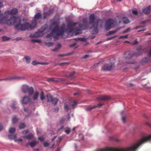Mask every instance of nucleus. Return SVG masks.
<instances>
[{
	"mask_svg": "<svg viewBox=\"0 0 151 151\" xmlns=\"http://www.w3.org/2000/svg\"><path fill=\"white\" fill-rule=\"evenodd\" d=\"M147 55L149 58H151V46L150 47L149 49L147 51Z\"/></svg>",
	"mask_w": 151,
	"mask_h": 151,
	"instance_id": "obj_31",
	"label": "nucleus"
},
{
	"mask_svg": "<svg viewBox=\"0 0 151 151\" xmlns=\"http://www.w3.org/2000/svg\"><path fill=\"white\" fill-rule=\"evenodd\" d=\"M138 42L137 41V40L136 39L134 40V42H133L132 44L133 45H137L138 43Z\"/></svg>",
	"mask_w": 151,
	"mask_h": 151,
	"instance_id": "obj_44",
	"label": "nucleus"
},
{
	"mask_svg": "<svg viewBox=\"0 0 151 151\" xmlns=\"http://www.w3.org/2000/svg\"><path fill=\"white\" fill-rule=\"evenodd\" d=\"M77 104V102L75 101L73 102V103L72 104V106L73 107H74L76 106Z\"/></svg>",
	"mask_w": 151,
	"mask_h": 151,
	"instance_id": "obj_52",
	"label": "nucleus"
},
{
	"mask_svg": "<svg viewBox=\"0 0 151 151\" xmlns=\"http://www.w3.org/2000/svg\"><path fill=\"white\" fill-rule=\"evenodd\" d=\"M83 23L85 24H87V19L86 18H83Z\"/></svg>",
	"mask_w": 151,
	"mask_h": 151,
	"instance_id": "obj_41",
	"label": "nucleus"
},
{
	"mask_svg": "<svg viewBox=\"0 0 151 151\" xmlns=\"http://www.w3.org/2000/svg\"><path fill=\"white\" fill-rule=\"evenodd\" d=\"M65 119L63 118L61 119L60 121V123L61 124H62L65 121Z\"/></svg>",
	"mask_w": 151,
	"mask_h": 151,
	"instance_id": "obj_53",
	"label": "nucleus"
},
{
	"mask_svg": "<svg viewBox=\"0 0 151 151\" xmlns=\"http://www.w3.org/2000/svg\"><path fill=\"white\" fill-rule=\"evenodd\" d=\"M64 109L67 111L68 110V105L65 104L64 106Z\"/></svg>",
	"mask_w": 151,
	"mask_h": 151,
	"instance_id": "obj_51",
	"label": "nucleus"
},
{
	"mask_svg": "<svg viewBox=\"0 0 151 151\" xmlns=\"http://www.w3.org/2000/svg\"><path fill=\"white\" fill-rule=\"evenodd\" d=\"M24 137L27 139H30L33 138V135L32 134H29L27 136H24Z\"/></svg>",
	"mask_w": 151,
	"mask_h": 151,
	"instance_id": "obj_23",
	"label": "nucleus"
},
{
	"mask_svg": "<svg viewBox=\"0 0 151 151\" xmlns=\"http://www.w3.org/2000/svg\"><path fill=\"white\" fill-rule=\"evenodd\" d=\"M40 97L41 100L43 101L45 99V97L44 96V93L42 91L40 93Z\"/></svg>",
	"mask_w": 151,
	"mask_h": 151,
	"instance_id": "obj_25",
	"label": "nucleus"
},
{
	"mask_svg": "<svg viewBox=\"0 0 151 151\" xmlns=\"http://www.w3.org/2000/svg\"><path fill=\"white\" fill-rule=\"evenodd\" d=\"M71 132V129L68 127L67 129L65 130V132L67 134H69Z\"/></svg>",
	"mask_w": 151,
	"mask_h": 151,
	"instance_id": "obj_36",
	"label": "nucleus"
},
{
	"mask_svg": "<svg viewBox=\"0 0 151 151\" xmlns=\"http://www.w3.org/2000/svg\"><path fill=\"white\" fill-rule=\"evenodd\" d=\"M18 120V119L16 117H13L12 121V122L13 124H15L17 123Z\"/></svg>",
	"mask_w": 151,
	"mask_h": 151,
	"instance_id": "obj_30",
	"label": "nucleus"
},
{
	"mask_svg": "<svg viewBox=\"0 0 151 151\" xmlns=\"http://www.w3.org/2000/svg\"><path fill=\"white\" fill-rule=\"evenodd\" d=\"M69 64V63H68L64 62L59 63V65L61 66L65 65H68Z\"/></svg>",
	"mask_w": 151,
	"mask_h": 151,
	"instance_id": "obj_42",
	"label": "nucleus"
},
{
	"mask_svg": "<svg viewBox=\"0 0 151 151\" xmlns=\"http://www.w3.org/2000/svg\"><path fill=\"white\" fill-rule=\"evenodd\" d=\"M43 16L42 18L43 19L46 18L47 16H49L46 12H44L43 14Z\"/></svg>",
	"mask_w": 151,
	"mask_h": 151,
	"instance_id": "obj_39",
	"label": "nucleus"
},
{
	"mask_svg": "<svg viewBox=\"0 0 151 151\" xmlns=\"http://www.w3.org/2000/svg\"><path fill=\"white\" fill-rule=\"evenodd\" d=\"M132 13L133 14L135 15H137V11L136 10H133Z\"/></svg>",
	"mask_w": 151,
	"mask_h": 151,
	"instance_id": "obj_55",
	"label": "nucleus"
},
{
	"mask_svg": "<svg viewBox=\"0 0 151 151\" xmlns=\"http://www.w3.org/2000/svg\"><path fill=\"white\" fill-rule=\"evenodd\" d=\"M128 37V35H125L124 36H121L119 37V39L122 38H127Z\"/></svg>",
	"mask_w": 151,
	"mask_h": 151,
	"instance_id": "obj_46",
	"label": "nucleus"
},
{
	"mask_svg": "<svg viewBox=\"0 0 151 151\" xmlns=\"http://www.w3.org/2000/svg\"><path fill=\"white\" fill-rule=\"evenodd\" d=\"M47 26L46 25H45L42 27L40 30L34 34L33 37H38L42 36L44 35L43 32L47 29Z\"/></svg>",
	"mask_w": 151,
	"mask_h": 151,
	"instance_id": "obj_6",
	"label": "nucleus"
},
{
	"mask_svg": "<svg viewBox=\"0 0 151 151\" xmlns=\"http://www.w3.org/2000/svg\"><path fill=\"white\" fill-rule=\"evenodd\" d=\"M130 30V28H128L126 30L123 32V33H125L129 32Z\"/></svg>",
	"mask_w": 151,
	"mask_h": 151,
	"instance_id": "obj_49",
	"label": "nucleus"
},
{
	"mask_svg": "<svg viewBox=\"0 0 151 151\" xmlns=\"http://www.w3.org/2000/svg\"><path fill=\"white\" fill-rule=\"evenodd\" d=\"M16 130V129L14 127L10 128L9 130V132L10 133H12L14 132Z\"/></svg>",
	"mask_w": 151,
	"mask_h": 151,
	"instance_id": "obj_28",
	"label": "nucleus"
},
{
	"mask_svg": "<svg viewBox=\"0 0 151 151\" xmlns=\"http://www.w3.org/2000/svg\"><path fill=\"white\" fill-rule=\"evenodd\" d=\"M77 39L81 41H84L85 40V39L84 38H78Z\"/></svg>",
	"mask_w": 151,
	"mask_h": 151,
	"instance_id": "obj_57",
	"label": "nucleus"
},
{
	"mask_svg": "<svg viewBox=\"0 0 151 151\" xmlns=\"http://www.w3.org/2000/svg\"><path fill=\"white\" fill-rule=\"evenodd\" d=\"M110 99V97L109 96H102L98 97L97 99L105 101L108 100Z\"/></svg>",
	"mask_w": 151,
	"mask_h": 151,
	"instance_id": "obj_18",
	"label": "nucleus"
},
{
	"mask_svg": "<svg viewBox=\"0 0 151 151\" xmlns=\"http://www.w3.org/2000/svg\"><path fill=\"white\" fill-rule=\"evenodd\" d=\"M43 17L42 16L40 13H37L34 16V20L37 21V20L40 19H42Z\"/></svg>",
	"mask_w": 151,
	"mask_h": 151,
	"instance_id": "obj_17",
	"label": "nucleus"
},
{
	"mask_svg": "<svg viewBox=\"0 0 151 151\" xmlns=\"http://www.w3.org/2000/svg\"><path fill=\"white\" fill-rule=\"evenodd\" d=\"M47 81L48 82L52 81L53 82H55L57 81L58 80H57L55 78H48L47 79Z\"/></svg>",
	"mask_w": 151,
	"mask_h": 151,
	"instance_id": "obj_24",
	"label": "nucleus"
},
{
	"mask_svg": "<svg viewBox=\"0 0 151 151\" xmlns=\"http://www.w3.org/2000/svg\"><path fill=\"white\" fill-rule=\"evenodd\" d=\"M2 39L3 41H7L9 40L10 39V38L7 37L6 36H3L2 37Z\"/></svg>",
	"mask_w": 151,
	"mask_h": 151,
	"instance_id": "obj_29",
	"label": "nucleus"
},
{
	"mask_svg": "<svg viewBox=\"0 0 151 151\" xmlns=\"http://www.w3.org/2000/svg\"><path fill=\"white\" fill-rule=\"evenodd\" d=\"M139 68V66L137 65V66L135 67L134 68L135 70L136 71L137 70V69Z\"/></svg>",
	"mask_w": 151,
	"mask_h": 151,
	"instance_id": "obj_64",
	"label": "nucleus"
},
{
	"mask_svg": "<svg viewBox=\"0 0 151 151\" xmlns=\"http://www.w3.org/2000/svg\"><path fill=\"white\" fill-rule=\"evenodd\" d=\"M32 41L34 43L37 42L38 43H40L41 42V41L40 40L32 39Z\"/></svg>",
	"mask_w": 151,
	"mask_h": 151,
	"instance_id": "obj_33",
	"label": "nucleus"
},
{
	"mask_svg": "<svg viewBox=\"0 0 151 151\" xmlns=\"http://www.w3.org/2000/svg\"><path fill=\"white\" fill-rule=\"evenodd\" d=\"M30 100L29 97L28 96H25L24 97L22 100L23 104H27L28 103Z\"/></svg>",
	"mask_w": 151,
	"mask_h": 151,
	"instance_id": "obj_15",
	"label": "nucleus"
},
{
	"mask_svg": "<svg viewBox=\"0 0 151 151\" xmlns=\"http://www.w3.org/2000/svg\"><path fill=\"white\" fill-rule=\"evenodd\" d=\"M39 64V62H37L36 60H34L32 62V64L33 65H36Z\"/></svg>",
	"mask_w": 151,
	"mask_h": 151,
	"instance_id": "obj_40",
	"label": "nucleus"
},
{
	"mask_svg": "<svg viewBox=\"0 0 151 151\" xmlns=\"http://www.w3.org/2000/svg\"><path fill=\"white\" fill-rule=\"evenodd\" d=\"M37 142L36 141H33L31 142H29L30 146L32 147H34L37 144Z\"/></svg>",
	"mask_w": 151,
	"mask_h": 151,
	"instance_id": "obj_21",
	"label": "nucleus"
},
{
	"mask_svg": "<svg viewBox=\"0 0 151 151\" xmlns=\"http://www.w3.org/2000/svg\"><path fill=\"white\" fill-rule=\"evenodd\" d=\"M102 105H103L102 104H101V103H99L97 105V106H96V107H101V106H102Z\"/></svg>",
	"mask_w": 151,
	"mask_h": 151,
	"instance_id": "obj_61",
	"label": "nucleus"
},
{
	"mask_svg": "<svg viewBox=\"0 0 151 151\" xmlns=\"http://www.w3.org/2000/svg\"><path fill=\"white\" fill-rule=\"evenodd\" d=\"M49 145V143L47 142H45L44 143V145L45 147L48 146Z\"/></svg>",
	"mask_w": 151,
	"mask_h": 151,
	"instance_id": "obj_56",
	"label": "nucleus"
},
{
	"mask_svg": "<svg viewBox=\"0 0 151 151\" xmlns=\"http://www.w3.org/2000/svg\"><path fill=\"white\" fill-rule=\"evenodd\" d=\"M86 26L82 24H79L78 27H76L75 29L76 35H77L81 34L82 32V30L86 29Z\"/></svg>",
	"mask_w": 151,
	"mask_h": 151,
	"instance_id": "obj_8",
	"label": "nucleus"
},
{
	"mask_svg": "<svg viewBox=\"0 0 151 151\" xmlns=\"http://www.w3.org/2000/svg\"><path fill=\"white\" fill-rule=\"evenodd\" d=\"M47 101L49 102H52L54 105L57 104L58 102V99L56 98H54L50 94L47 95Z\"/></svg>",
	"mask_w": 151,
	"mask_h": 151,
	"instance_id": "obj_10",
	"label": "nucleus"
},
{
	"mask_svg": "<svg viewBox=\"0 0 151 151\" xmlns=\"http://www.w3.org/2000/svg\"><path fill=\"white\" fill-rule=\"evenodd\" d=\"M15 104V102H13L11 106V107L14 109H17V107L16 106Z\"/></svg>",
	"mask_w": 151,
	"mask_h": 151,
	"instance_id": "obj_34",
	"label": "nucleus"
},
{
	"mask_svg": "<svg viewBox=\"0 0 151 151\" xmlns=\"http://www.w3.org/2000/svg\"><path fill=\"white\" fill-rule=\"evenodd\" d=\"M151 6L149 5L147 7L142 9V12L145 14L147 15L151 12Z\"/></svg>",
	"mask_w": 151,
	"mask_h": 151,
	"instance_id": "obj_13",
	"label": "nucleus"
},
{
	"mask_svg": "<svg viewBox=\"0 0 151 151\" xmlns=\"http://www.w3.org/2000/svg\"><path fill=\"white\" fill-rule=\"evenodd\" d=\"M110 139L111 140H115L116 141L118 142V140L117 139H115L113 137H109Z\"/></svg>",
	"mask_w": 151,
	"mask_h": 151,
	"instance_id": "obj_48",
	"label": "nucleus"
},
{
	"mask_svg": "<svg viewBox=\"0 0 151 151\" xmlns=\"http://www.w3.org/2000/svg\"><path fill=\"white\" fill-rule=\"evenodd\" d=\"M21 19L19 20L18 23L14 26L15 29L18 30L24 31L28 30L29 28L33 29L36 26L37 21L35 20H32L31 24L28 22H25L22 24L21 23Z\"/></svg>",
	"mask_w": 151,
	"mask_h": 151,
	"instance_id": "obj_1",
	"label": "nucleus"
},
{
	"mask_svg": "<svg viewBox=\"0 0 151 151\" xmlns=\"http://www.w3.org/2000/svg\"><path fill=\"white\" fill-rule=\"evenodd\" d=\"M65 31V27L64 25H62L59 28L58 25H56L53 28L52 32L46 35L47 38H50L53 36L55 40H58L59 36H62Z\"/></svg>",
	"mask_w": 151,
	"mask_h": 151,
	"instance_id": "obj_2",
	"label": "nucleus"
},
{
	"mask_svg": "<svg viewBox=\"0 0 151 151\" xmlns=\"http://www.w3.org/2000/svg\"><path fill=\"white\" fill-rule=\"evenodd\" d=\"M118 29H116L115 30L110 31L109 32L108 34L107 35H106L108 36L109 35L115 33L118 31Z\"/></svg>",
	"mask_w": 151,
	"mask_h": 151,
	"instance_id": "obj_26",
	"label": "nucleus"
},
{
	"mask_svg": "<svg viewBox=\"0 0 151 151\" xmlns=\"http://www.w3.org/2000/svg\"><path fill=\"white\" fill-rule=\"evenodd\" d=\"M18 10L17 9L14 8L11 10L6 11L5 13L6 14H10L11 15H15L17 13Z\"/></svg>",
	"mask_w": 151,
	"mask_h": 151,
	"instance_id": "obj_14",
	"label": "nucleus"
},
{
	"mask_svg": "<svg viewBox=\"0 0 151 151\" xmlns=\"http://www.w3.org/2000/svg\"><path fill=\"white\" fill-rule=\"evenodd\" d=\"M53 42H47L46 44V45L48 47H50L52 46L53 45Z\"/></svg>",
	"mask_w": 151,
	"mask_h": 151,
	"instance_id": "obj_38",
	"label": "nucleus"
},
{
	"mask_svg": "<svg viewBox=\"0 0 151 151\" xmlns=\"http://www.w3.org/2000/svg\"><path fill=\"white\" fill-rule=\"evenodd\" d=\"M116 36H115L113 37L107 38H106V40L108 41V40H112V39H113V38H115V37H116Z\"/></svg>",
	"mask_w": 151,
	"mask_h": 151,
	"instance_id": "obj_45",
	"label": "nucleus"
},
{
	"mask_svg": "<svg viewBox=\"0 0 151 151\" xmlns=\"http://www.w3.org/2000/svg\"><path fill=\"white\" fill-rule=\"evenodd\" d=\"M122 121L124 123H125V117L124 116H123L122 118Z\"/></svg>",
	"mask_w": 151,
	"mask_h": 151,
	"instance_id": "obj_60",
	"label": "nucleus"
},
{
	"mask_svg": "<svg viewBox=\"0 0 151 151\" xmlns=\"http://www.w3.org/2000/svg\"><path fill=\"white\" fill-rule=\"evenodd\" d=\"M24 59L25 60L27 63L29 64L30 63L31 58L29 56H25L23 58V59Z\"/></svg>",
	"mask_w": 151,
	"mask_h": 151,
	"instance_id": "obj_19",
	"label": "nucleus"
},
{
	"mask_svg": "<svg viewBox=\"0 0 151 151\" xmlns=\"http://www.w3.org/2000/svg\"><path fill=\"white\" fill-rule=\"evenodd\" d=\"M29 132V130L28 129H27L26 130H24L22 132V133L23 134H26L28 133Z\"/></svg>",
	"mask_w": 151,
	"mask_h": 151,
	"instance_id": "obj_43",
	"label": "nucleus"
},
{
	"mask_svg": "<svg viewBox=\"0 0 151 151\" xmlns=\"http://www.w3.org/2000/svg\"><path fill=\"white\" fill-rule=\"evenodd\" d=\"M114 66V63H110L105 64L101 67V70L103 71H109L112 69Z\"/></svg>",
	"mask_w": 151,
	"mask_h": 151,
	"instance_id": "obj_7",
	"label": "nucleus"
},
{
	"mask_svg": "<svg viewBox=\"0 0 151 151\" xmlns=\"http://www.w3.org/2000/svg\"><path fill=\"white\" fill-rule=\"evenodd\" d=\"M151 63V58L149 57H145L142 58L140 63L142 65H144L147 63Z\"/></svg>",
	"mask_w": 151,
	"mask_h": 151,
	"instance_id": "obj_12",
	"label": "nucleus"
},
{
	"mask_svg": "<svg viewBox=\"0 0 151 151\" xmlns=\"http://www.w3.org/2000/svg\"><path fill=\"white\" fill-rule=\"evenodd\" d=\"M53 12V10L52 9H51L49 10L47 12H46L48 14V16L50 15L51 14H52V13Z\"/></svg>",
	"mask_w": 151,
	"mask_h": 151,
	"instance_id": "obj_35",
	"label": "nucleus"
},
{
	"mask_svg": "<svg viewBox=\"0 0 151 151\" xmlns=\"http://www.w3.org/2000/svg\"><path fill=\"white\" fill-rule=\"evenodd\" d=\"M14 78H15V77H10V78H4V79H2L0 80V81H1V80L6 81V80H11L13 79Z\"/></svg>",
	"mask_w": 151,
	"mask_h": 151,
	"instance_id": "obj_37",
	"label": "nucleus"
},
{
	"mask_svg": "<svg viewBox=\"0 0 151 151\" xmlns=\"http://www.w3.org/2000/svg\"><path fill=\"white\" fill-rule=\"evenodd\" d=\"M144 27V26H137L136 27L134 28H133V29H137L139 28H140L142 27Z\"/></svg>",
	"mask_w": 151,
	"mask_h": 151,
	"instance_id": "obj_54",
	"label": "nucleus"
},
{
	"mask_svg": "<svg viewBox=\"0 0 151 151\" xmlns=\"http://www.w3.org/2000/svg\"><path fill=\"white\" fill-rule=\"evenodd\" d=\"M76 45V44L75 43L71 44L70 45V47H73L74 46Z\"/></svg>",
	"mask_w": 151,
	"mask_h": 151,
	"instance_id": "obj_62",
	"label": "nucleus"
},
{
	"mask_svg": "<svg viewBox=\"0 0 151 151\" xmlns=\"http://www.w3.org/2000/svg\"><path fill=\"white\" fill-rule=\"evenodd\" d=\"M89 24H92L93 27H94L92 32L93 34H96L98 31L97 27L99 24H100V27H101L102 26L103 20L101 19H98L96 22L95 21L96 17L93 14H91L89 16Z\"/></svg>",
	"mask_w": 151,
	"mask_h": 151,
	"instance_id": "obj_3",
	"label": "nucleus"
},
{
	"mask_svg": "<svg viewBox=\"0 0 151 151\" xmlns=\"http://www.w3.org/2000/svg\"><path fill=\"white\" fill-rule=\"evenodd\" d=\"M61 46V45L60 44H59L58 45V47L57 48H55L53 49L52 50L53 51H55L57 50Z\"/></svg>",
	"mask_w": 151,
	"mask_h": 151,
	"instance_id": "obj_50",
	"label": "nucleus"
},
{
	"mask_svg": "<svg viewBox=\"0 0 151 151\" xmlns=\"http://www.w3.org/2000/svg\"><path fill=\"white\" fill-rule=\"evenodd\" d=\"M76 73L75 71H73L71 72L69 76V77L72 79H74V78L73 77V76L75 75Z\"/></svg>",
	"mask_w": 151,
	"mask_h": 151,
	"instance_id": "obj_27",
	"label": "nucleus"
},
{
	"mask_svg": "<svg viewBox=\"0 0 151 151\" xmlns=\"http://www.w3.org/2000/svg\"><path fill=\"white\" fill-rule=\"evenodd\" d=\"M149 21H150L149 19H147L146 20H145V21H143L141 23H142V24H145L147 22H149Z\"/></svg>",
	"mask_w": 151,
	"mask_h": 151,
	"instance_id": "obj_58",
	"label": "nucleus"
},
{
	"mask_svg": "<svg viewBox=\"0 0 151 151\" xmlns=\"http://www.w3.org/2000/svg\"><path fill=\"white\" fill-rule=\"evenodd\" d=\"M39 64H41L42 65H47L49 64V63L47 62H42V63H40L39 62Z\"/></svg>",
	"mask_w": 151,
	"mask_h": 151,
	"instance_id": "obj_47",
	"label": "nucleus"
},
{
	"mask_svg": "<svg viewBox=\"0 0 151 151\" xmlns=\"http://www.w3.org/2000/svg\"><path fill=\"white\" fill-rule=\"evenodd\" d=\"M22 92L24 93H28L29 96L32 95L34 92V89L32 87H29L28 86L26 85H24L22 86Z\"/></svg>",
	"mask_w": 151,
	"mask_h": 151,
	"instance_id": "obj_5",
	"label": "nucleus"
},
{
	"mask_svg": "<svg viewBox=\"0 0 151 151\" xmlns=\"http://www.w3.org/2000/svg\"><path fill=\"white\" fill-rule=\"evenodd\" d=\"M38 139L41 141H42L44 140V139L42 137H40L38 138Z\"/></svg>",
	"mask_w": 151,
	"mask_h": 151,
	"instance_id": "obj_59",
	"label": "nucleus"
},
{
	"mask_svg": "<svg viewBox=\"0 0 151 151\" xmlns=\"http://www.w3.org/2000/svg\"><path fill=\"white\" fill-rule=\"evenodd\" d=\"M123 22L124 24H127L129 23V19L126 17H124L123 18Z\"/></svg>",
	"mask_w": 151,
	"mask_h": 151,
	"instance_id": "obj_20",
	"label": "nucleus"
},
{
	"mask_svg": "<svg viewBox=\"0 0 151 151\" xmlns=\"http://www.w3.org/2000/svg\"><path fill=\"white\" fill-rule=\"evenodd\" d=\"M25 126L26 125L25 123H23L21 124H20L19 127L20 129H22L24 128L25 127Z\"/></svg>",
	"mask_w": 151,
	"mask_h": 151,
	"instance_id": "obj_32",
	"label": "nucleus"
},
{
	"mask_svg": "<svg viewBox=\"0 0 151 151\" xmlns=\"http://www.w3.org/2000/svg\"><path fill=\"white\" fill-rule=\"evenodd\" d=\"M39 94V92L38 91H35L33 95V101H35L37 99Z\"/></svg>",
	"mask_w": 151,
	"mask_h": 151,
	"instance_id": "obj_16",
	"label": "nucleus"
},
{
	"mask_svg": "<svg viewBox=\"0 0 151 151\" xmlns=\"http://www.w3.org/2000/svg\"><path fill=\"white\" fill-rule=\"evenodd\" d=\"M78 24V23H75L73 22H70L68 24V29L67 31L69 32H71L74 30V27L76 25Z\"/></svg>",
	"mask_w": 151,
	"mask_h": 151,
	"instance_id": "obj_11",
	"label": "nucleus"
},
{
	"mask_svg": "<svg viewBox=\"0 0 151 151\" xmlns=\"http://www.w3.org/2000/svg\"><path fill=\"white\" fill-rule=\"evenodd\" d=\"M96 108V105H94L93 106H89L87 107L85 109L86 111H91L93 109L95 108Z\"/></svg>",
	"mask_w": 151,
	"mask_h": 151,
	"instance_id": "obj_22",
	"label": "nucleus"
},
{
	"mask_svg": "<svg viewBox=\"0 0 151 151\" xmlns=\"http://www.w3.org/2000/svg\"><path fill=\"white\" fill-rule=\"evenodd\" d=\"M114 21L111 19H108L106 22L105 25V29L106 30H110L111 28V26L114 24Z\"/></svg>",
	"mask_w": 151,
	"mask_h": 151,
	"instance_id": "obj_9",
	"label": "nucleus"
},
{
	"mask_svg": "<svg viewBox=\"0 0 151 151\" xmlns=\"http://www.w3.org/2000/svg\"><path fill=\"white\" fill-rule=\"evenodd\" d=\"M143 50L142 49L141 46H139L137 48V52L136 53H134L127 51L125 52L124 55H125V58L126 59H129L132 58L133 56H135L136 57H137L139 55H142Z\"/></svg>",
	"mask_w": 151,
	"mask_h": 151,
	"instance_id": "obj_4",
	"label": "nucleus"
},
{
	"mask_svg": "<svg viewBox=\"0 0 151 151\" xmlns=\"http://www.w3.org/2000/svg\"><path fill=\"white\" fill-rule=\"evenodd\" d=\"M22 39V37H17L16 38V39H15V40L18 41H19V40H20Z\"/></svg>",
	"mask_w": 151,
	"mask_h": 151,
	"instance_id": "obj_63",
	"label": "nucleus"
}]
</instances>
